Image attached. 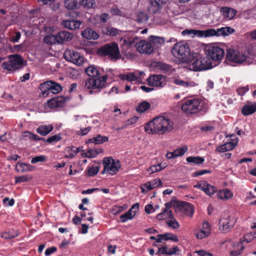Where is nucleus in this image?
<instances>
[{"instance_id": "52", "label": "nucleus", "mask_w": 256, "mask_h": 256, "mask_svg": "<svg viewBox=\"0 0 256 256\" xmlns=\"http://www.w3.org/2000/svg\"><path fill=\"white\" fill-rule=\"evenodd\" d=\"M30 179L31 178L27 175L16 176L15 178L16 183L26 182L29 181Z\"/></svg>"}, {"instance_id": "48", "label": "nucleus", "mask_w": 256, "mask_h": 256, "mask_svg": "<svg viewBox=\"0 0 256 256\" xmlns=\"http://www.w3.org/2000/svg\"><path fill=\"white\" fill-rule=\"evenodd\" d=\"M61 140H62V137H61L60 134H56V135L52 136L48 138L46 140L44 139V142H46L49 144H52L53 142H58Z\"/></svg>"}, {"instance_id": "37", "label": "nucleus", "mask_w": 256, "mask_h": 256, "mask_svg": "<svg viewBox=\"0 0 256 256\" xmlns=\"http://www.w3.org/2000/svg\"><path fill=\"white\" fill-rule=\"evenodd\" d=\"M102 152V149L100 148V152H97V149H90L86 152L82 154V156L87 158H93Z\"/></svg>"}, {"instance_id": "23", "label": "nucleus", "mask_w": 256, "mask_h": 256, "mask_svg": "<svg viewBox=\"0 0 256 256\" xmlns=\"http://www.w3.org/2000/svg\"><path fill=\"white\" fill-rule=\"evenodd\" d=\"M183 35L194 34L200 38H208V31L206 30H186L182 32Z\"/></svg>"}, {"instance_id": "10", "label": "nucleus", "mask_w": 256, "mask_h": 256, "mask_svg": "<svg viewBox=\"0 0 256 256\" xmlns=\"http://www.w3.org/2000/svg\"><path fill=\"white\" fill-rule=\"evenodd\" d=\"M192 65L195 71L206 70L212 67L211 60L207 56L204 57H198L194 60Z\"/></svg>"}, {"instance_id": "17", "label": "nucleus", "mask_w": 256, "mask_h": 256, "mask_svg": "<svg viewBox=\"0 0 256 256\" xmlns=\"http://www.w3.org/2000/svg\"><path fill=\"white\" fill-rule=\"evenodd\" d=\"M137 50L141 54H150L154 51V47L150 42L140 40L136 44Z\"/></svg>"}, {"instance_id": "60", "label": "nucleus", "mask_w": 256, "mask_h": 256, "mask_svg": "<svg viewBox=\"0 0 256 256\" xmlns=\"http://www.w3.org/2000/svg\"><path fill=\"white\" fill-rule=\"evenodd\" d=\"M123 208L122 206H113L112 212V214L115 215L121 212Z\"/></svg>"}, {"instance_id": "9", "label": "nucleus", "mask_w": 256, "mask_h": 256, "mask_svg": "<svg viewBox=\"0 0 256 256\" xmlns=\"http://www.w3.org/2000/svg\"><path fill=\"white\" fill-rule=\"evenodd\" d=\"M40 89L43 92V94H44L46 92L47 94L50 93L52 94H58L61 92L62 90V87L61 86L52 80L46 81L40 84Z\"/></svg>"}, {"instance_id": "13", "label": "nucleus", "mask_w": 256, "mask_h": 256, "mask_svg": "<svg viewBox=\"0 0 256 256\" xmlns=\"http://www.w3.org/2000/svg\"><path fill=\"white\" fill-rule=\"evenodd\" d=\"M219 230L223 233H226L232 229L234 224L230 220V216L226 213L222 214L221 218L218 222Z\"/></svg>"}, {"instance_id": "32", "label": "nucleus", "mask_w": 256, "mask_h": 256, "mask_svg": "<svg viewBox=\"0 0 256 256\" xmlns=\"http://www.w3.org/2000/svg\"><path fill=\"white\" fill-rule=\"evenodd\" d=\"M224 16L228 20L232 19L236 15V10L232 8L225 7L221 8Z\"/></svg>"}, {"instance_id": "12", "label": "nucleus", "mask_w": 256, "mask_h": 256, "mask_svg": "<svg viewBox=\"0 0 256 256\" xmlns=\"http://www.w3.org/2000/svg\"><path fill=\"white\" fill-rule=\"evenodd\" d=\"M64 56L67 61L78 66L82 64L84 61V58L80 56L78 52L72 50H66Z\"/></svg>"}, {"instance_id": "4", "label": "nucleus", "mask_w": 256, "mask_h": 256, "mask_svg": "<svg viewBox=\"0 0 256 256\" xmlns=\"http://www.w3.org/2000/svg\"><path fill=\"white\" fill-rule=\"evenodd\" d=\"M204 54L209 59L215 62H220L224 57V50L217 44H206L204 48Z\"/></svg>"}, {"instance_id": "45", "label": "nucleus", "mask_w": 256, "mask_h": 256, "mask_svg": "<svg viewBox=\"0 0 256 256\" xmlns=\"http://www.w3.org/2000/svg\"><path fill=\"white\" fill-rule=\"evenodd\" d=\"M168 1V0H154L150 1V4L152 6L156 7V9L154 10L155 12L159 8L160 6L166 4Z\"/></svg>"}, {"instance_id": "63", "label": "nucleus", "mask_w": 256, "mask_h": 256, "mask_svg": "<svg viewBox=\"0 0 256 256\" xmlns=\"http://www.w3.org/2000/svg\"><path fill=\"white\" fill-rule=\"evenodd\" d=\"M210 171L206 170H202L198 171L195 172L194 173V176H202V174H207V173H210Z\"/></svg>"}, {"instance_id": "47", "label": "nucleus", "mask_w": 256, "mask_h": 256, "mask_svg": "<svg viewBox=\"0 0 256 256\" xmlns=\"http://www.w3.org/2000/svg\"><path fill=\"white\" fill-rule=\"evenodd\" d=\"M18 232H4L2 234V237L4 238L5 239H10L14 238L15 237L18 236Z\"/></svg>"}, {"instance_id": "33", "label": "nucleus", "mask_w": 256, "mask_h": 256, "mask_svg": "<svg viewBox=\"0 0 256 256\" xmlns=\"http://www.w3.org/2000/svg\"><path fill=\"white\" fill-rule=\"evenodd\" d=\"M53 130L52 125L40 126L36 128V132L42 136H45L49 134Z\"/></svg>"}, {"instance_id": "7", "label": "nucleus", "mask_w": 256, "mask_h": 256, "mask_svg": "<svg viewBox=\"0 0 256 256\" xmlns=\"http://www.w3.org/2000/svg\"><path fill=\"white\" fill-rule=\"evenodd\" d=\"M182 110L186 114H194L202 109V102L198 98L186 100L182 106Z\"/></svg>"}, {"instance_id": "19", "label": "nucleus", "mask_w": 256, "mask_h": 256, "mask_svg": "<svg viewBox=\"0 0 256 256\" xmlns=\"http://www.w3.org/2000/svg\"><path fill=\"white\" fill-rule=\"evenodd\" d=\"M178 208L186 215L192 216L194 212V206L188 202H179L178 203Z\"/></svg>"}, {"instance_id": "27", "label": "nucleus", "mask_w": 256, "mask_h": 256, "mask_svg": "<svg viewBox=\"0 0 256 256\" xmlns=\"http://www.w3.org/2000/svg\"><path fill=\"white\" fill-rule=\"evenodd\" d=\"M34 167L28 164L18 162L16 167V170L18 172H24L28 171H32Z\"/></svg>"}, {"instance_id": "49", "label": "nucleus", "mask_w": 256, "mask_h": 256, "mask_svg": "<svg viewBox=\"0 0 256 256\" xmlns=\"http://www.w3.org/2000/svg\"><path fill=\"white\" fill-rule=\"evenodd\" d=\"M24 137H28L30 138L31 140H44V138H40L38 136L36 135L32 132H24Z\"/></svg>"}, {"instance_id": "41", "label": "nucleus", "mask_w": 256, "mask_h": 256, "mask_svg": "<svg viewBox=\"0 0 256 256\" xmlns=\"http://www.w3.org/2000/svg\"><path fill=\"white\" fill-rule=\"evenodd\" d=\"M79 4L85 8H94L95 5L94 0H80Z\"/></svg>"}, {"instance_id": "43", "label": "nucleus", "mask_w": 256, "mask_h": 256, "mask_svg": "<svg viewBox=\"0 0 256 256\" xmlns=\"http://www.w3.org/2000/svg\"><path fill=\"white\" fill-rule=\"evenodd\" d=\"M44 41L46 43L50 44H58V39L56 34L55 35L50 34L46 36L44 38Z\"/></svg>"}, {"instance_id": "61", "label": "nucleus", "mask_w": 256, "mask_h": 256, "mask_svg": "<svg viewBox=\"0 0 256 256\" xmlns=\"http://www.w3.org/2000/svg\"><path fill=\"white\" fill-rule=\"evenodd\" d=\"M57 250V248L55 246L50 247L49 248H48L45 250V255L46 256H49L50 254H52L53 252H56Z\"/></svg>"}, {"instance_id": "28", "label": "nucleus", "mask_w": 256, "mask_h": 256, "mask_svg": "<svg viewBox=\"0 0 256 256\" xmlns=\"http://www.w3.org/2000/svg\"><path fill=\"white\" fill-rule=\"evenodd\" d=\"M172 82L176 85L181 86L184 88H192L195 86L196 84L194 82L184 81L178 78H174Z\"/></svg>"}, {"instance_id": "16", "label": "nucleus", "mask_w": 256, "mask_h": 256, "mask_svg": "<svg viewBox=\"0 0 256 256\" xmlns=\"http://www.w3.org/2000/svg\"><path fill=\"white\" fill-rule=\"evenodd\" d=\"M149 85L156 87H163L166 84V77L164 76L153 75L148 79Z\"/></svg>"}, {"instance_id": "58", "label": "nucleus", "mask_w": 256, "mask_h": 256, "mask_svg": "<svg viewBox=\"0 0 256 256\" xmlns=\"http://www.w3.org/2000/svg\"><path fill=\"white\" fill-rule=\"evenodd\" d=\"M3 202L6 206H12L14 204V200L13 198L10 199L8 198H5L3 200Z\"/></svg>"}, {"instance_id": "22", "label": "nucleus", "mask_w": 256, "mask_h": 256, "mask_svg": "<svg viewBox=\"0 0 256 256\" xmlns=\"http://www.w3.org/2000/svg\"><path fill=\"white\" fill-rule=\"evenodd\" d=\"M162 184V181L160 179L156 178L144 184V186L146 188V192H148L149 190H152V189L160 186H161ZM141 189L142 192H146L144 188L143 187H141Z\"/></svg>"}, {"instance_id": "15", "label": "nucleus", "mask_w": 256, "mask_h": 256, "mask_svg": "<svg viewBox=\"0 0 256 256\" xmlns=\"http://www.w3.org/2000/svg\"><path fill=\"white\" fill-rule=\"evenodd\" d=\"M194 188H199L203 190L205 194L208 196H211L216 191V188L209 184L205 180H200L194 186Z\"/></svg>"}, {"instance_id": "51", "label": "nucleus", "mask_w": 256, "mask_h": 256, "mask_svg": "<svg viewBox=\"0 0 256 256\" xmlns=\"http://www.w3.org/2000/svg\"><path fill=\"white\" fill-rule=\"evenodd\" d=\"M210 232L208 230H201L196 234V236L198 239H202L208 236Z\"/></svg>"}, {"instance_id": "30", "label": "nucleus", "mask_w": 256, "mask_h": 256, "mask_svg": "<svg viewBox=\"0 0 256 256\" xmlns=\"http://www.w3.org/2000/svg\"><path fill=\"white\" fill-rule=\"evenodd\" d=\"M255 112H256V103L250 105L246 104L242 109V113L244 116L252 114Z\"/></svg>"}, {"instance_id": "42", "label": "nucleus", "mask_w": 256, "mask_h": 256, "mask_svg": "<svg viewBox=\"0 0 256 256\" xmlns=\"http://www.w3.org/2000/svg\"><path fill=\"white\" fill-rule=\"evenodd\" d=\"M150 106L148 102L144 101L138 105L136 109V111L140 113L144 112L150 108Z\"/></svg>"}, {"instance_id": "50", "label": "nucleus", "mask_w": 256, "mask_h": 256, "mask_svg": "<svg viewBox=\"0 0 256 256\" xmlns=\"http://www.w3.org/2000/svg\"><path fill=\"white\" fill-rule=\"evenodd\" d=\"M99 170L100 168L98 166L90 168L88 170V175L90 176H94L98 173Z\"/></svg>"}, {"instance_id": "3", "label": "nucleus", "mask_w": 256, "mask_h": 256, "mask_svg": "<svg viewBox=\"0 0 256 256\" xmlns=\"http://www.w3.org/2000/svg\"><path fill=\"white\" fill-rule=\"evenodd\" d=\"M173 56L184 62L188 60L190 49L188 44L186 42H180L174 44L172 50Z\"/></svg>"}, {"instance_id": "34", "label": "nucleus", "mask_w": 256, "mask_h": 256, "mask_svg": "<svg viewBox=\"0 0 256 256\" xmlns=\"http://www.w3.org/2000/svg\"><path fill=\"white\" fill-rule=\"evenodd\" d=\"M84 70L86 74L91 77L90 78L100 76V73L99 71L94 66H88L85 68Z\"/></svg>"}, {"instance_id": "31", "label": "nucleus", "mask_w": 256, "mask_h": 256, "mask_svg": "<svg viewBox=\"0 0 256 256\" xmlns=\"http://www.w3.org/2000/svg\"><path fill=\"white\" fill-rule=\"evenodd\" d=\"M217 196L218 198L222 200H226L232 197L233 194L232 192L227 188L220 190L217 194Z\"/></svg>"}, {"instance_id": "44", "label": "nucleus", "mask_w": 256, "mask_h": 256, "mask_svg": "<svg viewBox=\"0 0 256 256\" xmlns=\"http://www.w3.org/2000/svg\"><path fill=\"white\" fill-rule=\"evenodd\" d=\"M150 41L152 45L155 44H159L160 45L163 44L164 42V38L156 36H150Z\"/></svg>"}, {"instance_id": "36", "label": "nucleus", "mask_w": 256, "mask_h": 256, "mask_svg": "<svg viewBox=\"0 0 256 256\" xmlns=\"http://www.w3.org/2000/svg\"><path fill=\"white\" fill-rule=\"evenodd\" d=\"M169 215L170 218H168V220L166 221V224L168 226L172 228H178L180 226V224L178 221L174 218L172 212H169Z\"/></svg>"}, {"instance_id": "56", "label": "nucleus", "mask_w": 256, "mask_h": 256, "mask_svg": "<svg viewBox=\"0 0 256 256\" xmlns=\"http://www.w3.org/2000/svg\"><path fill=\"white\" fill-rule=\"evenodd\" d=\"M106 34L108 35L115 36L118 34V30L115 28H106Z\"/></svg>"}, {"instance_id": "5", "label": "nucleus", "mask_w": 256, "mask_h": 256, "mask_svg": "<svg viewBox=\"0 0 256 256\" xmlns=\"http://www.w3.org/2000/svg\"><path fill=\"white\" fill-rule=\"evenodd\" d=\"M98 53L102 56H108L111 60L114 61L121 57L118 45L115 42L106 44L101 46L98 50Z\"/></svg>"}, {"instance_id": "53", "label": "nucleus", "mask_w": 256, "mask_h": 256, "mask_svg": "<svg viewBox=\"0 0 256 256\" xmlns=\"http://www.w3.org/2000/svg\"><path fill=\"white\" fill-rule=\"evenodd\" d=\"M187 147L186 146H183L182 148H178L174 152L175 154V156H176V157H178L179 156H183L184 154V153L187 151Z\"/></svg>"}, {"instance_id": "39", "label": "nucleus", "mask_w": 256, "mask_h": 256, "mask_svg": "<svg viewBox=\"0 0 256 256\" xmlns=\"http://www.w3.org/2000/svg\"><path fill=\"white\" fill-rule=\"evenodd\" d=\"M64 4L65 8L68 10L77 8L78 2L76 0H64Z\"/></svg>"}, {"instance_id": "38", "label": "nucleus", "mask_w": 256, "mask_h": 256, "mask_svg": "<svg viewBox=\"0 0 256 256\" xmlns=\"http://www.w3.org/2000/svg\"><path fill=\"white\" fill-rule=\"evenodd\" d=\"M120 78L122 80H127L130 82L136 81L139 82L141 80L140 78L135 75L134 74H122L120 76Z\"/></svg>"}, {"instance_id": "24", "label": "nucleus", "mask_w": 256, "mask_h": 256, "mask_svg": "<svg viewBox=\"0 0 256 256\" xmlns=\"http://www.w3.org/2000/svg\"><path fill=\"white\" fill-rule=\"evenodd\" d=\"M82 38L88 40H96L98 38V34L94 30L90 28H87L82 32Z\"/></svg>"}, {"instance_id": "59", "label": "nucleus", "mask_w": 256, "mask_h": 256, "mask_svg": "<svg viewBox=\"0 0 256 256\" xmlns=\"http://www.w3.org/2000/svg\"><path fill=\"white\" fill-rule=\"evenodd\" d=\"M76 154L74 150V146L68 148V154L66 156L68 158H73L76 156Z\"/></svg>"}, {"instance_id": "54", "label": "nucleus", "mask_w": 256, "mask_h": 256, "mask_svg": "<svg viewBox=\"0 0 256 256\" xmlns=\"http://www.w3.org/2000/svg\"><path fill=\"white\" fill-rule=\"evenodd\" d=\"M46 157L44 156H38L33 158L31 160L32 164H36L38 162H44L46 160Z\"/></svg>"}, {"instance_id": "40", "label": "nucleus", "mask_w": 256, "mask_h": 256, "mask_svg": "<svg viewBox=\"0 0 256 256\" xmlns=\"http://www.w3.org/2000/svg\"><path fill=\"white\" fill-rule=\"evenodd\" d=\"M186 160L188 163H193L196 164H202L204 161V158L200 156H189Z\"/></svg>"}, {"instance_id": "2", "label": "nucleus", "mask_w": 256, "mask_h": 256, "mask_svg": "<svg viewBox=\"0 0 256 256\" xmlns=\"http://www.w3.org/2000/svg\"><path fill=\"white\" fill-rule=\"evenodd\" d=\"M108 78L107 75L88 78L84 82V88L88 90V93L90 94H96L106 88Z\"/></svg>"}, {"instance_id": "29", "label": "nucleus", "mask_w": 256, "mask_h": 256, "mask_svg": "<svg viewBox=\"0 0 256 256\" xmlns=\"http://www.w3.org/2000/svg\"><path fill=\"white\" fill-rule=\"evenodd\" d=\"M108 137L101 136L100 134H98L96 137L88 139L86 141V143H93L95 144H99L108 142Z\"/></svg>"}, {"instance_id": "35", "label": "nucleus", "mask_w": 256, "mask_h": 256, "mask_svg": "<svg viewBox=\"0 0 256 256\" xmlns=\"http://www.w3.org/2000/svg\"><path fill=\"white\" fill-rule=\"evenodd\" d=\"M230 138H233L230 141L225 144L228 151L233 150L238 144V138L236 137L234 134H230Z\"/></svg>"}, {"instance_id": "46", "label": "nucleus", "mask_w": 256, "mask_h": 256, "mask_svg": "<svg viewBox=\"0 0 256 256\" xmlns=\"http://www.w3.org/2000/svg\"><path fill=\"white\" fill-rule=\"evenodd\" d=\"M148 15L142 12H140L136 16V21L138 23H144L148 21Z\"/></svg>"}, {"instance_id": "1", "label": "nucleus", "mask_w": 256, "mask_h": 256, "mask_svg": "<svg viewBox=\"0 0 256 256\" xmlns=\"http://www.w3.org/2000/svg\"><path fill=\"white\" fill-rule=\"evenodd\" d=\"M172 123L163 116L154 118L144 126V130L148 134H162L172 130Z\"/></svg>"}, {"instance_id": "21", "label": "nucleus", "mask_w": 256, "mask_h": 256, "mask_svg": "<svg viewBox=\"0 0 256 256\" xmlns=\"http://www.w3.org/2000/svg\"><path fill=\"white\" fill-rule=\"evenodd\" d=\"M58 44H63L70 41L73 38V34L66 31H60L56 34Z\"/></svg>"}, {"instance_id": "14", "label": "nucleus", "mask_w": 256, "mask_h": 256, "mask_svg": "<svg viewBox=\"0 0 256 256\" xmlns=\"http://www.w3.org/2000/svg\"><path fill=\"white\" fill-rule=\"evenodd\" d=\"M208 37L210 36H228L234 32V30L230 27H222L220 28L215 30L214 28L208 29Z\"/></svg>"}, {"instance_id": "6", "label": "nucleus", "mask_w": 256, "mask_h": 256, "mask_svg": "<svg viewBox=\"0 0 256 256\" xmlns=\"http://www.w3.org/2000/svg\"><path fill=\"white\" fill-rule=\"evenodd\" d=\"M24 59L20 55L12 54L8 56V61L2 63V67L8 71H15L24 66Z\"/></svg>"}, {"instance_id": "18", "label": "nucleus", "mask_w": 256, "mask_h": 256, "mask_svg": "<svg viewBox=\"0 0 256 256\" xmlns=\"http://www.w3.org/2000/svg\"><path fill=\"white\" fill-rule=\"evenodd\" d=\"M69 100V98L62 96L54 97L48 101V106L50 108L62 107Z\"/></svg>"}, {"instance_id": "57", "label": "nucleus", "mask_w": 256, "mask_h": 256, "mask_svg": "<svg viewBox=\"0 0 256 256\" xmlns=\"http://www.w3.org/2000/svg\"><path fill=\"white\" fill-rule=\"evenodd\" d=\"M91 130V127L88 126L86 128H81L80 130L77 132V134L82 136L86 134Z\"/></svg>"}, {"instance_id": "62", "label": "nucleus", "mask_w": 256, "mask_h": 256, "mask_svg": "<svg viewBox=\"0 0 256 256\" xmlns=\"http://www.w3.org/2000/svg\"><path fill=\"white\" fill-rule=\"evenodd\" d=\"M200 256H214L212 253L208 252L205 250H199L196 252Z\"/></svg>"}, {"instance_id": "26", "label": "nucleus", "mask_w": 256, "mask_h": 256, "mask_svg": "<svg viewBox=\"0 0 256 256\" xmlns=\"http://www.w3.org/2000/svg\"><path fill=\"white\" fill-rule=\"evenodd\" d=\"M164 210L160 213L157 214L156 218L158 220H163L166 218H170L169 212H172L170 208L172 207V204L171 202H167L165 204Z\"/></svg>"}, {"instance_id": "8", "label": "nucleus", "mask_w": 256, "mask_h": 256, "mask_svg": "<svg viewBox=\"0 0 256 256\" xmlns=\"http://www.w3.org/2000/svg\"><path fill=\"white\" fill-rule=\"evenodd\" d=\"M104 170L102 174L106 172L114 175L116 174L120 168V164L118 160L115 162L111 157L104 158L102 160Z\"/></svg>"}, {"instance_id": "55", "label": "nucleus", "mask_w": 256, "mask_h": 256, "mask_svg": "<svg viewBox=\"0 0 256 256\" xmlns=\"http://www.w3.org/2000/svg\"><path fill=\"white\" fill-rule=\"evenodd\" d=\"M158 67L161 70L168 71L170 70L171 66L169 64L159 62L158 64Z\"/></svg>"}, {"instance_id": "25", "label": "nucleus", "mask_w": 256, "mask_h": 256, "mask_svg": "<svg viewBox=\"0 0 256 256\" xmlns=\"http://www.w3.org/2000/svg\"><path fill=\"white\" fill-rule=\"evenodd\" d=\"M62 24L64 28L70 30H74L80 28L81 24V22L77 20H65L62 22Z\"/></svg>"}, {"instance_id": "11", "label": "nucleus", "mask_w": 256, "mask_h": 256, "mask_svg": "<svg viewBox=\"0 0 256 256\" xmlns=\"http://www.w3.org/2000/svg\"><path fill=\"white\" fill-rule=\"evenodd\" d=\"M226 58L228 61L240 64L246 61V57L245 54L237 50L229 49L226 52Z\"/></svg>"}, {"instance_id": "20", "label": "nucleus", "mask_w": 256, "mask_h": 256, "mask_svg": "<svg viewBox=\"0 0 256 256\" xmlns=\"http://www.w3.org/2000/svg\"><path fill=\"white\" fill-rule=\"evenodd\" d=\"M134 209H136L137 210L139 209V204L138 203L133 204L127 212L120 216V222L124 223L128 221V220L132 219L136 214V210L134 212V214H132V210Z\"/></svg>"}, {"instance_id": "64", "label": "nucleus", "mask_w": 256, "mask_h": 256, "mask_svg": "<svg viewBox=\"0 0 256 256\" xmlns=\"http://www.w3.org/2000/svg\"><path fill=\"white\" fill-rule=\"evenodd\" d=\"M248 90L246 87H242L237 89V93L238 95L242 96Z\"/></svg>"}]
</instances>
